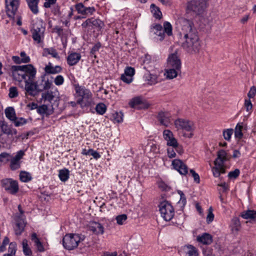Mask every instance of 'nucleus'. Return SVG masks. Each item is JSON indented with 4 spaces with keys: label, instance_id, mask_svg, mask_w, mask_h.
Returning a JSON list of instances; mask_svg holds the SVG:
<instances>
[{
    "label": "nucleus",
    "instance_id": "40",
    "mask_svg": "<svg viewBox=\"0 0 256 256\" xmlns=\"http://www.w3.org/2000/svg\"><path fill=\"white\" fill-rule=\"evenodd\" d=\"M82 30L85 32H88L92 31L90 18H88L83 22L82 24Z\"/></svg>",
    "mask_w": 256,
    "mask_h": 256
},
{
    "label": "nucleus",
    "instance_id": "48",
    "mask_svg": "<svg viewBox=\"0 0 256 256\" xmlns=\"http://www.w3.org/2000/svg\"><path fill=\"white\" fill-rule=\"evenodd\" d=\"M178 194L180 195V200L178 202V204L180 205V206L182 208H184V206L186 204V198L184 196V194L181 190H178Z\"/></svg>",
    "mask_w": 256,
    "mask_h": 256
},
{
    "label": "nucleus",
    "instance_id": "57",
    "mask_svg": "<svg viewBox=\"0 0 256 256\" xmlns=\"http://www.w3.org/2000/svg\"><path fill=\"white\" fill-rule=\"evenodd\" d=\"M214 218V214L212 213V208L210 207L208 209V212L206 216V222L208 224L212 222Z\"/></svg>",
    "mask_w": 256,
    "mask_h": 256
},
{
    "label": "nucleus",
    "instance_id": "21",
    "mask_svg": "<svg viewBox=\"0 0 256 256\" xmlns=\"http://www.w3.org/2000/svg\"><path fill=\"white\" fill-rule=\"evenodd\" d=\"M90 20L92 30L93 31H94L95 30L98 31H100L104 26V22L100 19L91 18Z\"/></svg>",
    "mask_w": 256,
    "mask_h": 256
},
{
    "label": "nucleus",
    "instance_id": "3",
    "mask_svg": "<svg viewBox=\"0 0 256 256\" xmlns=\"http://www.w3.org/2000/svg\"><path fill=\"white\" fill-rule=\"evenodd\" d=\"M206 7V1H188L187 4L186 12L200 16L204 14Z\"/></svg>",
    "mask_w": 256,
    "mask_h": 256
},
{
    "label": "nucleus",
    "instance_id": "11",
    "mask_svg": "<svg viewBox=\"0 0 256 256\" xmlns=\"http://www.w3.org/2000/svg\"><path fill=\"white\" fill-rule=\"evenodd\" d=\"M130 106L136 110L146 109L149 107V104L142 97L136 96L132 98L129 102Z\"/></svg>",
    "mask_w": 256,
    "mask_h": 256
},
{
    "label": "nucleus",
    "instance_id": "16",
    "mask_svg": "<svg viewBox=\"0 0 256 256\" xmlns=\"http://www.w3.org/2000/svg\"><path fill=\"white\" fill-rule=\"evenodd\" d=\"M18 66H12L11 67L13 78L14 80L18 82H21L23 80L25 81L26 80V77L24 75L25 73L21 70V68H16V67Z\"/></svg>",
    "mask_w": 256,
    "mask_h": 256
},
{
    "label": "nucleus",
    "instance_id": "8",
    "mask_svg": "<svg viewBox=\"0 0 256 256\" xmlns=\"http://www.w3.org/2000/svg\"><path fill=\"white\" fill-rule=\"evenodd\" d=\"M45 28L40 23H35L31 30L32 38L37 43L40 44L42 41L44 36Z\"/></svg>",
    "mask_w": 256,
    "mask_h": 256
},
{
    "label": "nucleus",
    "instance_id": "27",
    "mask_svg": "<svg viewBox=\"0 0 256 256\" xmlns=\"http://www.w3.org/2000/svg\"><path fill=\"white\" fill-rule=\"evenodd\" d=\"M25 227V224L22 218L16 220L14 227V232L16 235H20L23 232Z\"/></svg>",
    "mask_w": 256,
    "mask_h": 256
},
{
    "label": "nucleus",
    "instance_id": "34",
    "mask_svg": "<svg viewBox=\"0 0 256 256\" xmlns=\"http://www.w3.org/2000/svg\"><path fill=\"white\" fill-rule=\"evenodd\" d=\"M22 246L24 254L26 256H31L32 254V252L28 245V241L26 239H24L22 240Z\"/></svg>",
    "mask_w": 256,
    "mask_h": 256
},
{
    "label": "nucleus",
    "instance_id": "31",
    "mask_svg": "<svg viewBox=\"0 0 256 256\" xmlns=\"http://www.w3.org/2000/svg\"><path fill=\"white\" fill-rule=\"evenodd\" d=\"M241 216L244 219H254L256 218V211L254 210H247L244 211Z\"/></svg>",
    "mask_w": 256,
    "mask_h": 256
},
{
    "label": "nucleus",
    "instance_id": "36",
    "mask_svg": "<svg viewBox=\"0 0 256 256\" xmlns=\"http://www.w3.org/2000/svg\"><path fill=\"white\" fill-rule=\"evenodd\" d=\"M12 156L7 152H4L0 154V165L2 164H6L10 162Z\"/></svg>",
    "mask_w": 256,
    "mask_h": 256
},
{
    "label": "nucleus",
    "instance_id": "5",
    "mask_svg": "<svg viewBox=\"0 0 256 256\" xmlns=\"http://www.w3.org/2000/svg\"><path fill=\"white\" fill-rule=\"evenodd\" d=\"M159 210L162 216L166 221L170 220L174 216V210L168 201H163L160 203Z\"/></svg>",
    "mask_w": 256,
    "mask_h": 256
},
{
    "label": "nucleus",
    "instance_id": "59",
    "mask_svg": "<svg viewBox=\"0 0 256 256\" xmlns=\"http://www.w3.org/2000/svg\"><path fill=\"white\" fill-rule=\"evenodd\" d=\"M64 82V77L61 75H58L54 78V82L56 86H60Z\"/></svg>",
    "mask_w": 256,
    "mask_h": 256
},
{
    "label": "nucleus",
    "instance_id": "50",
    "mask_svg": "<svg viewBox=\"0 0 256 256\" xmlns=\"http://www.w3.org/2000/svg\"><path fill=\"white\" fill-rule=\"evenodd\" d=\"M232 230L238 231L240 226L238 218L236 217L234 218L232 220Z\"/></svg>",
    "mask_w": 256,
    "mask_h": 256
},
{
    "label": "nucleus",
    "instance_id": "25",
    "mask_svg": "<svg viewBox=\"0 0 256 256\" xmlns=\"http://www.w3.org/2000/svg\"><path fill=\"white\" fill-rule=\"evenodd\" d=\"M180 72V70H177L176 68H168L164 75L166 76L167 78L170 80L176 78L178 76V74Z\"/></svg>",
    "mask_w": 256,
    "mask_h": 256
},
{
    "label": "nucleus",
    "instance_id": "41",
    "mask_svg": "<svg viewBox=\"0 0 256 256\" xmlns=\"http://www.w3.org/2000/svg\"><path fill=\"white\" fill-rule=\"evenodd\" d=\"M243 128V126L242 124H238L235 128L234 130V136L235 137L237 138L240 139L243 136L242 133V129Z\"/></svg>",
    "mask_w": 256,
    "mask_h": 256
},
{
    "label": "nucleus",
    "instance_id": "23",
    "mask_svg": "<svg viewBox=\"0 0 256 256\" xmlns=\"http://www.w3.org/2000/svg\"><path fill=\"white\" fill-rule=\"evenodd\" d=\"M90 230L96 234H102L104 232V227L99 222H93L90 224Z\"/></svg>",
    "mask_w": 256,
    "mask_h": 256
},
{
    "label": "nucleus",
    "instance_id": "6",
    "mask_svg": "<svg viewBox=\"0 0 256 256\" xmlns=\"http://www.w3.org/2000/svg\"><path fill=\"white\" fill-rule=\"evenodd\" d=\"M80 240V238L78 234H68L63 238V246L66 249L69 250H72L78 246Z\"/></svg>",
    "mask_w": 256,
    "mask_h": 256
},
{
    "label": "nucleus",
    "instance_id": "45",
    "mask_svg": "<svg viewBox=\"0 0 256 256\" xmlns=\"http://www.w3.org/2000/svg\"><path fill=\"white\" fill-rule=\"evenodd\" d=\"M106 110V106L103 103H99L96 106V112L100 114H103Z\"/></svg>",
    "mask_w": 256,
    "mask_h": 256
},
{
    "label": "nucleus",
    "instance_id": "17",
    "mask_svg": "<svg viewBox=\"0 0 256 256\" xmlns=\"http://www.w3.org/2000/svg\"><path fill=\"white\" fill-rule=\"evenodd\" d=\"M172 164L175 170L179 172L182 175H186L188 172V168L181 160H174L172 162Z\"/></svg>",
    "mask_w": 256,
    "mask_h": 256
},
{
    "label": "nucleus",
    "instance_id": "24",
    "mask_svg": "<svg viewBox=\"0 0 256 256\" xmlns=\"http://www.w3.org/2000/svg\"><path fill=\"white\" fill-rule=\"evenodd\" d=\"M62 70V68L60 66H53L51 65L50 63H49V64L46 66L44 68V70L46 73L51 74L60 73L61 72Z\"/></svg>",
    "mask_w": 256,
    "mask_h": 256
},
{
    "label": "nucleus",
    "instance_id": "47",
    "mask_svg": "<svg viewBox=\"0 0 256 256\" xmlns=\"http://www.w3.org/2000/svg\"><path fill=\"white\" fill-rule=\"evenodd\" d=\"M128 218L127 215L126 214H122L118 215L116 216V223L118 225H122L124 224V222Z\"/></svg>",
    "mask_w": 256,
    "mask_h": 256
},
{
    "label": "nucleus",
    "instance_id": "32",
    "mask_svg": "<svg viewBox=\"0 0 256 256\" xmlns=\"http://www.w3.org/2000/svg\"><path fill=\"white\" fill-rule=\"evenodd\" d=\"M146 80L148 82V84L150 85L154 84L158 82V77L156 75L150 74V72L145 74Z\"/></svg>",
    "mask_w": 256,
    "mask_h": 256
},
{
    "label": "nucleus",
    "instance_id": "37",
    "mask_svg": "<svg viewBox=\"0 0 256 256\" xmlns=\"http://www.w3.org/2000/svg\"><path fill=\"white\" fill-rule=\"evenodd\" d=\"M151 11L153 14L154 16L157 19H160L162 18V14L158 7H156L155 4H152L150 6Z\"/></svg>",
    "mask_w": 256,
    "mask_h": 256
},
{
    "label": "nucleus",
    "instance_id": "39",
    "mask_svg": "<svg viewBox=\"0 0 256 256\" xmlns=\"http://www.w3.org/2000/svg\"><path fill=\"white\" fill-rule=\"evenodd\" d=\"M38 1H28V7L34 14H37L38 12Z\"/></svg>",
    "mask_w": 256,
    "mask_h": 256
},
{
    "label": "nucleus",
    "instance_id": "35",
    "mask_svg": "<svg viewBox=\"0 0 256 256\" xmlns=\"http://www.w3.org/2000/svg\"><path fill=\"white\" fill-rule=\"evenodd\" d=\"M10 168L12 170H16L20 168L21 161L17 160L12 156L10 160Z\"/></svg>",
    "mask_w": 256,
    "mask_h": 256
},
{
    "label": "nucleus",
    "instance_id": "19",
    "mask_svg": "<svg viewBox=\"0 0 256 256\" xmlns=\"http://www.w3.org/2000/svg\"><path fill=\"white\" fill-rule=\"evenodd\" d=\"M170 114L168 112H160L158 116V119L160 124L168 127L170 122Z\"/></svg>",
    "mask_w": 256,
    "mask_h": 256
},
{
    "label": "nucleus",
    "instance_id": "44",
    "mask_svg": "<svg viewBox=\"0 0 256 256\" xmlns=\"http://www.w3.org/2000/svg\"><path fill=\"white\" fill-rule=\"evenodd\" d=\"M123 114L121 112H115L112 114V120L114 122L120 123L123 121Z\"/></svg>",
    "mask_w": 256,
    "mask_h": 256
},
{
    "label": "nucleus",
    "instance_id": "46",
    "mask_svg": "<svg viewBox=\"0 0 256 256\" xmlns=\"http://www.w3.org/2000/svg\"><path fill=\"white\" fill-rule=\"evenodd\" d=\"M164 28L163 30L168 36L172 35V26L169 22H166L164 23Z\"/></svg>",
    "mask_w": 256,
    "mask_h": 256
},
{
    "label": "nucleus",
    "instance_id": "1",
    "mask_svg": "<svg viewBox=\"0 0 256 256\" xmlns=\"http://www.w3.org/2000/svg\"><path fill=\"white\" fill-rule=\"evenodd\" d=\"M176 29L180 38L184 40L182 43L183 48L190 53L198 52L201 46L193 22L189 20L182 18L180 20Z\"/></svg>",
    "mask_w": 256,
    "mask_h": 256
},
{
    "label": "nucleus",
    "instance_id": "49",
    "mask_svg": "<svg viewBox=\"0 0 256 256\" xmlns=\"http://www.w3.org/2000/svg\"><path fill=\"white\" fill-rule=\"evenodd\" d=\"M188 250L186 252L187 256H198V253L196 248L192 245L187 246Z\"/></svg>",
    "mask_w": 256,
    "mask_h": 256
},
{
    "label": "nucleus",
    "instance_id": "51",
    "mask_svg": "<svg viewBox=\"0 0 256 256\" xmlns=\"http://www.w3.org/2000/svg\"><path fill=\"white\" fill-rule=\"evenodd\" d=\"M166 144L168 146H171L172 148H176L178 146V142L177 140L174 138V134L170 137L169 140H166Z\"/></svg>",
    "mask_w": 256,
    "mask_h": 256
},
{
    "label": "nucleus",
    "instance_id": "22",
    "mask_svg": "<svg viewBox=\"0 0 256 256\" xmlns=\"http://www.w3.org/2000/svg\"><path fill=\"white\" fill-rule=\"evenodd\" d=\"M197 240L204 244H210L212 242V238L210 234L204 233L201 236L197 237Z\"/></svg>",
    "mask_w": 256,
    "mask_h": 256
},
{
    "label": "nucleus",
    "instance_id": "14",
    "mask_svg": "<svg viewBox=\"0 0 256 256\" xmlns=\"http://www.w3.org/2000/svg\"><path fill=\"white\" fill-rule=\"evenodd\" d=\"M42 98L44 102L48 101L52 103V101H57L59 100V92L57 88L54 90H48L42 93Z\"/></svg>",
    "mask_w": 256,
    "mask_h": 256
},
{
    "label": "nucleus",
    "instance_id": "10",
    "mask_svg": "<svg viewBox=\"0 0 256 256\" xmlns=\"http://www.w3.org/2000/svg\"><path fill=\"white\" fill-rule=\"evenodd\" d=\"M174 125L178 130H184L187 132H193L194 129V124L192 122L178 118L174 121Z\"/></svg>",
    "mask_w": 256,
    "mask_h": 256
},
{
    "label": "nucleus",
    "instance_id": "52",
    "mask_svg": "<svg viewBox=\"0 0 256 256\" xmlns=\"http://www.w3.org/2000/svg\"><path fill=\"white\" fill-rule=\"evenodd\" d=\"M8 96L10 98H14L18 96V89L15 86L10 88Z\"/></svg>",
    "mask_w": 256,
    "mask_h": 256
},
{
    "label": "nucleus",
    "instance_id": "15",
    "mask_svg": "<svg viewBox=\"0 0 256 256\" xmlns=\"http://www.w3.org/2000/svg\"><path fill=\"white\" fill-rule=\"evenodd\" d=\"M6 12L9 18H14L18 10V1H5Z\"/></svg>",
    "mask_w": 256,
    "mask_h": 256
},
{
    "label": "nucleus",
    "instance_id": "26",
    "mask_svg": "<svg viewBox=\"0 0 256 256\" xmlns=\"http://www.w3.org/2000/svg\"><path fill=\"white\" fill-rule=\"evenodd\" d=\"M31 240L34 243L35 246L36 247L38 250L40 252L44 251V248L42 243L40 242L39 238L37 237L36 233L32 234L31 236Z\"/></svg>",
    "mask_w": 256,
    "mask_h": 256
},
{
    "label": "nucleus",
    "instance_id": "4",
    "mask_svg": "<svg viewBox=\"0 0 256 256\" xmlns=\"http://www.w3.org/2000/svg\"><path fill=\"white\" fill-rule=\"evenodd\" d=\"M228 160V158L225 150H221L218 152L217 158L214 162L215 166L213 167L212 169L213 175L214 177L217 178L220 176V170H222L223 164Z\"/></svg>",
    "mask_w": 256,
    "mask_h": 256
},
{
    "label": "nucleus",
    "instance_id": "7",
    "mask_svg": "<svg viewBox=\"0 0 256 256\" xmlns=\"http://www.w3.org/2000/svg\"><path fill=\"white\" fill-rule=\"evenodd\" d=\"M25 86L24 89L26 91V95L34 96L37 94L42 91V90L39 88L38 82L34 80H26L24 81Z\"/></svg>",
    "mask_w": 256,
    "mask_h": 256
},
{
    "label": "nucleus",
    "instance_id": "54",
    "mask_svg": "<svg viewBox=\"0 0 256 256\" xmlns=\"http://www.w3.org/2000/svg\"><path fill=\"white\" fill-rule=\"evenodd\" d=\"M134 74V69L132 67H127L125 70L124 72L122 74L128 76L129 78L131 77L132 78Z\"/></svg>",
    "mask_w": 256,
    "mask_h": 256
},
{
    "label": "nucleus",
    "instance_id": "33",
    "mask_svg": "<svg viewBox=\"0 0 256 256\" xmlns=\"http://www.w3.org/2000/svg\"><path fill=\"white\" fill-rule=\"evenodd\" d=\"M82 154L84 155H91L96 160L100 158V154L96 151L94 150L93 149H89L88 150L84 149Z\"/></svg>",
    "mask_w": 256,
    "mask_h": 256
},
{
    "label": "nucleus",
    "instance_id": "63",
    "mask_svg": "<svg viewBox=\"0 0 256 256\" xmlns=\"http://www.w3.org/2000/svg\"><path fill=\"white\" fill-rule=\"evenodd\" d=\"M86 6L82 3L76 5V8L78 13L84 14Z\"/></svg>",
    "mask_w": 256,
    "mask_h": 256
},
{
    "label": "nucleus",
    "instance_id": "62",
    "mask_svg": "<svg viewBox=\"0 0 256 256\" xmlns=\"http://www.w3.org/2000/svg\"><path fill=\"white\" fill-rule=\"evenodd\" d=\"M16 252V244L14 242H11L9 245L8 252L11 256L14 255Z\"/></svg>",
    "mask_w": 256,
    "mask_h": 256
},
{
    "label": "nucleus",
    "instance_id": "38",
    "mask_svg": "<svg viewBox=\"0 0 256 256\" xmlns=\"http://www.w3.org/2000/svg\"><path fill=\"white\" fill-rule=\"evenodd\" d=\"M70 172L68 169L64 168L59 171L58 176L62 182H66L69 178Z\"/></svg>",
    "mask_w": 256,
    "mask_h": 256
},
{
    "label": "nucleus",
    "instance_id": "9",
    "mask_svg": "<svg viewBox=\"0 0 256 256\" xmlns=\"http://www.w3.org/2000/svg\"><path fill=\"white\" fill-rule=\"evenodd\" d=\"M2 185L6 191L12 194L17 193L19 190L18 182L11 178L2 180Z\"/></svg>",
    "mask_w": 256,
    "mask_h": 256
},
{
    "label": "nucleus",
    "instance_id": "13",
    "mask_svg": "<svg viewBox=\"0 0 256 256\" xmlns=\"http://www.w3.org/2000/svg\"><path fill=\"white\" fill-rule=\"evenodd\" d=\"M16 68H21L25 73V76L26 80H34L36 73V68L32 64H26L23 66H19L18 67Z\"/></svg>",
    "mask_w": 256,
    "mask_h": 256
},
{
    "label": "nucleus",
    "instance_id": "29",
    "mask_svg": "<svg viewBox=\"0 0 256 256\" xmlns=\"http://www.w3.org/2000/svg\"><path fill=\"white\" fill-rule=\"evenodd\" d=\"M46 8H51L52 11L54 14H56L59 12V6L56 4V1H46L44 4Z\"/></svg>",
    "mask_w": 256,
    "mask_h": 256
},
{
    "label": "nucleus",
    "instance_id": "64",
    "mask_svg": "<svg viewBox=\"0 0 256 256\" xmlns=\"http://www.w3.org/2000/svg\"><path fill=\"white\" fill-rule=\"evenodd\" d=\"M172 135L173 133L170 130H166L163 132V136L166 141L169 140Z\"/></svg>",
    "mask_w": 256,
    "mask_h": 256
},
{
    "label": "nucleus",
    "instance_id": "60",
    "mask_svg": "<svg viewBox=\"0 0 256 256\" xmlns=\"http://www.w3.org/2000/svg\"><path fill=\"white\" fill-rule=\"evenodd\" d=\"M48 109V106L45 104H43L38 107V106L37 112L38 114H46Z\"/></svg>",
    "mask_w": 256,
    "mask_h": 256
},
{
    "label": "nucleus",
    "instance_id": "42",
    "mask_svg": "<svg viewBox=\"0 0 256 256\" xmlns=\"http://www.w3.org/2000/svg\"><path fill=\"white\" fill-rule=\"evenodd\" d=\"M20 180L23 182H28L32 180L30 174L26 172H21L20 174Z\"/></svg>",
    "mask_w": 256,
    "mask_h": 256
},
{
    "label": "nucleus",
    "instance_id": "18",
    "mask_svg": "<svg viewBox=\"0 0 256 256\" xmlns=\"http://www.w3.org/2000/svg\"><path fill=\"white\" fill-rule=\"evenodd\" d=\"M10 128L8 126L6 122L4 120L0 121V130L1 132L0 133V140L1 143L3 144L6 143L7 138L4 134L8 135Z\"/></svg>",
    "mask_w": 256,
    "mask_h": 256
},
{
    "label": "nucleus",
    "instance_id": "55",
    "mask_svg": "<svg viewBox=\"0 0 256 256\" xmlns=\"http://www.w3.org/2000/svg\"><path fill=\"white\" fill-rule=\"evenodd\" d=\"M240 174V170L236 168L233 171L230 172L228 174V176L230 178H236Z\"/></svg>",
    "mask_w": 256,
    "mask_h": 256
},
{
    "label": "nucleus",
    "instance_id": "58",
    "mask_svg": "<svg viewBox=\"0 0 256 256\" xmlns=\"http://www.w3.org/2000/svg\"><path fill=\"white\" fill-rule=\"evenodd\" d=\"M14 122L16 126H21L26 123V120L22 118L18 119L16 118V120H14Z\"/></svg>",
    "mask_w": 256,
    "mask_h": 256
},
{
    "label": "nucleus",
    "instance_id": "43",
    "mask_svg": "<svg viewBox=\"0 0 256 256\" xmlns=\"http://www.w3.org/2000/svg\"><path fill=\"white\" fill-rule=\"evenodd\" d=\"M12 60L17 64H20L22 62L28 63L30 62V58L29 57L22 58H20L18 56H13L12 57Z\"/></svg>",
    "mask_w": 256,
    "mask_h": 256
},
{
    "label": "nucleus",
    "instance_id": "2",
    "mask_svg": "<svg viewBox=\"0 0 256 256\" xmlns=\"http://www.w3.org/2000/svg\"><path fill=\"white\" fill-rule=\"evenodd\" d=\"M76 96L79 97L77 103L82 106H87L90 104L92 100V94L90 91L84 86L78 84L75 86Z\"/></svg>",
    "mask_w": 256,
    "mask_h": 256
},
{
    "label": "nucleus",
    "instance_id": "20",
    "mask_svg": "<svg viewBox=\"0 0 256 256\" xmlns=\"http://www.w3.org/2000/svg\"><path fill=\"white\" fill-rule=\"evenodd\" d=\"M81 55L79 53L72 52L66 58L67 63L70 66L76 65L80 60Z\"/></svg>",
    "mask_w": 256,
    "mask_h": 256
},
{
    "label": "nucleus",
    "instance_id": "28",
    "mask_svg": "<svg viewBox=\"0 0 256 256\" xmlns=\"http://www.w3.org/2000/svg\"><path fill=\"white\" fill-rule=\"evenodd\" d=\"M5 114L6 117L12 121L16 120V116L14 109L12 107H8L5 110Z\"/></svg>",
    "mask_w": 256,
    "mask_h": 256
},
{
    "label": "nucleus",
    "instance_id": "12",
    "mask_svg": "<svg viewBox=\"0 0 256 256\" xmlns=\"http://www.w3.org/2000/svg\"><path fill=\"white\" fill-rule=\"evenodd\" d=\"M167 67L176 68L177 70H181V62L176 52L168 56L167 60Z\"/></svg>",
    "mask_w": 256,
    "mask_h": 256
},
{
    "label": "nucleus",
    "instance_id": "61",
    "mask_svg": "<svg viewBox=\"0 0 256 256\" xmlns=\"http://www.w3.org/2000/svg\"><path fill=\"white\" fill-rule=\"evenodd\" d=\"M9 242V238L6 236L3 240L2 244L0 246V252H3L6 250V246L8 244Z\"/></svg>",
    "mask_w": 256,
    "mask_h": 256
},
{
    "label": "nucleus",
    "instance_id": "30",
    "mask_svg": "<svg viewBox=\"0 0 256 256\" xmlns=\"http://www.w3.org/2000/svg\"><path fill=\"white\" fill-rule=\"evenodd\" d=\"M48 54L51 55L53 58L59 60L60 58L56 50L53 48H46L44 50V56H48Z\"/></svg>",
    "mask_w": 256,
    "mask_h": 256
},
{
    "label": "nucleus",
    "instance_id": "53",
    "mask_svg": "<svg viewBox=\"0 0 256 256\" xmlns=\"http://www.w3.org/2000/svg\"><path fill=\"white\" fill-rule=\"evenodd\" d=\"M233 134V130L232 128L227 129L224 130L223 136L224 138L226 140H230L231 138V136Z\"/></svg>",
    "mask_w": 256,
    "mask_h": 256
},
{
    "label": "nucleus",
    "instance_id": "56",
    "mask_svg": "<svg viewBox=\"0 0 256 256\" xmlns=\"http://www.w3.org/2000/svg\"><path fill=\"white\" fill-rule=\"evenodd\" d=\"M102 45L100 42H98L96 43L94 46L90 50V54L92 55H94V57L96 58V56L95 55V53L96 52L98 51L99 49L101 47Z\"/></svg>",
    "mask_w": 256,
    "mask_h": 256
}]
</instances>
